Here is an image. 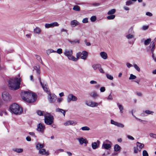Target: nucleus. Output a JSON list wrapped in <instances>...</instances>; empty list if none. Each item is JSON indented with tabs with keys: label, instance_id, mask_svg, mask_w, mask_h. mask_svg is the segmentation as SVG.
<instances>
[{
	"label": "nucleus",
	"instance_id": "1",
	"mask_svg": "<svg viewBox=\"0 0 156 156\" xmlns=\"http://www.w3.org/2000/svg\"><path fill=\"white\" fill-rule=\"evenodd\" d=\"M8 86L9 89L12 90L18 89L20 87V80L18 78H15L8 80Z\"/></svg>",
	"mask_w": 156,
	"mask_h": 156
},
{
	"label": "nucleus",
	"instance_id": "2",
	"mask_svg": "<svg viewBox=\"0 0 156 156\" xmlns=\"http://www.w3.org/2000/svg\"><path fill=\"white\" fill-rule=\"evenodd\" d=\"M24 96H22L23 101L29 103L34 102L37 99V95L35 93L29 91L24 92Z\"/></svg>",
	"mask_w": 156,
	"mask_h": 156
},
{
	"label": "nucleus",
	"instance_id": "3",
	"mask_svg": "<svg viewBox=\"0 0 156 156\" xmlns=\"http://www.w3.org/2000/svg\"><path fill=\"white\" fill-rule=\"evenodd\" d=\"M9 109L12 113L15 114H20L23 111L22 108L16 104L12 105L10 107Z\"/></svg>",
	"mask_w": 156,
	"mask_h": 156
},
{
	"label": "nucleus",
	"instance_id": "4",
	"mask_svg": "<svg viewBox=\"0 0 156 156\" xmlns=\"http://www.w3.org/2000/svg\"><path fill=\"white\" fill-rule=\"evenodd\" d=\"M73 51L71 49H66L64 52V55L67 56L68 58L74 61H77V59L73 55Z\"/></svg>",
	"mask_w": 156,
	"mask_h": 156
},
{
	"label": "nucleus",
	"instance_id": "5",
	"mask_svg": "<svg viewBox=\"0 0 156 156\" xmlns=\"http://www.w3.org/2000/svg\"><path fill=\"white\" fill-rule=\"evenodd\" d=\"M88 53L86 51H84L82 52H79L76 54L77 61L79 59L80 57L81 59L84 60H86L88 57Z\"/></svg>",
	"mask_w": 156,
	"mask_h": 156
},
{
	"label": "nucleus",
	"instance_id": "6",
	"mask_svg": "<svg viewBox=\"0 0 156 156\" xmlns=\"http://www.w3.org/2000/svg\"><path fill=\"white\" fill-rule=\"evenodd\" d=\"M44 122L47 125H50L53 122V116L49 115H44Z\"/></svg>",
	"mask_w": 156,
	"mask_h": 156
},
{
	"label": "nucleus",
	"instance_id": "7",
	"mask_svg": "<svg viewBox=\"0 0 156 156\" xmlns=\"http://www.w3.org/2000/svg\"><path fill=\"white\" fill-rule=\"evenodd\" d=\"M144 144L139 142H137L136 146L134 147V153L136 154L140 152L142 149L144 147Z\"/></svg>",
	"mask_w": 156,
	"mask_h": 156
},
{
	"label": "nucleus",
	"instance_id": "8",
	"mask_svg": "<svg viewBox=\"0 0 156 156\" xmlns=\"http://www.w3.org/2000/svg\"><path fill=\"white\" fill-rule=\"evenodd\" d=\"M101 101L99 103H98L97 102L90 101H87L85 102L86 105L91 107H97L99 105H101Z\"/></svg>",
	"mask_w": 156,
	"mask_h": 156
},
{
	"label": "nucleus",
	"instance_id": "9",
	"mask_svg": "<svg viewBox=\"0 0 156 156\" xmlns=\"http://www.w3.org/2000/svg\"><path fill=\"white\" fill-rule=\"evenodd\" d=\"M49 93L48 97L49 101L51 103H54L57 99V96L54 94Z\"/></svg>",
	"mask_w": 156,
	"mask_h": 156
},
{
	"label": "nucleus",
	"instance_id": "10",
	"mask_svg": "<svg viewBox=\"0 0 156 156\" xmlns=\"http://www.w3.org/2000/svg\"><path fill=\"white\" fill-rule=\"evenodd\" d=\"M78 98L76 96H74L72 94H69L67 97V101L68 103H69L71 101H76Z\"/></svg>",
	"mask_w": 156,
	"mask_h": 156
},
{
	"label": "nucleus",
	"instance_id": "11",
	"mask_svg": "<svg viewBox=\"0 0 156 156\" xmlns=\"http://www.w3.org/2000/svg\"><path fill=\"white\" fill-rule=\"evenodd\" d=\"M2 96L3 99L5 101L9 100L10 98L9 94L6 91L3 92L2 93Z\"/></svg>",
	"mask_w": 156,
	"mask_h": 156
},
{
	"label": "nucleus",
	"instance_id": "12",
	"mask_svg": "<svg viewBox=\"0 0 156 156\" xmlns=\"http://www.w3.org/2000/svg\"><path fill=\"white\" fill-rule=\"evenodd\" d=\"M155 41H152L150 44V48H151V52L152 54V57L153 58L154 61L156 62V57L154 56L153 54L154 51V49L155 44H154Z\"/></svg>",
	"mask_w": 156,
	"mask_h": 156
},
{
	"label": "nucleus",
	"instance_id": "13",
	"mask_svg": "<svg viewBox=\"0 0 156 156\" xmlns=\"http://www.w3.org/2000/svg\"><path fill=\"white\" fill-rule=\"evenodd\" d=\"M45 128V126L42 123H39L37 125V131L43 133Z\"/></svg>",
	"mask_w": 156,
	"mask_h": 156
},
{
	"label": "nucleus",
	"instance_id": "14",
	"mask_svg": "<svg viewBox=\"0 0 156 156\" xmlns=\"http://www.w3.org/2000/svg\"><path fill=\"white\" fill-rule=\"evenodd\" d=\"M77 124V122L74 120H68L64 123V125L65 126H69L72 125L74 126Z\"/></svg>",
	"mask_w": 156,
	"mask_h": 156
},
{
	"label": "nucleus",
	"instance_id": "15",
	"mask_svg": "<svg viewBox=\"0 0 156 156\" xmlns=\"http://www.w3.org/2000/svg\"><path fill=\"white\" fill-rule=\"evenodd\" d=\"M111 123L119 127L123 128L124 127V125L122 124L115 122L112 119L111 120Z\"/></svg>",
	"mask_w": 156,
	"mask_h": 156
},
{
	"label": "nucleus",
	"instance_id": "16",
	"mask_svg": "<svg viewBox=\"0 0 156 156\" xmlns=\"http://www.w3.org/2000/svg\"><path fill=\"white\" fill-rule=\"evenodd\" d=\"M39 81L40 82V83L41 85V86H42V88H43V90L44 91H45L46 92H47L48 94H49V93H50L49 91L48 90V86L45 84H44V83H43L41 80V78H39Z\"/></svg>",
	"mask_w": 156,
	"mask_h": 156
},
{
	"label": "nucleus",
	"instance_id": "17",
	"mask_svg": "<svg viewBox=\"0 0 156 156\" xmlns=\"http://www.w3.org/2000/svg\"><path fill=\"white\" fill-rule=\"evenodd\" d=\"M90 96L94 99H96L99 97V95L95 91H93L90 94Z\"/></svg>",
	"mask_w": 156,
	"mask_h": 156
},
{
	"label": "nucleus",
	"instance_id": "18",
	"mask_svg": "<svg viewBox=\"0 0 156 156\" xmlns=\"http://www.w3.org/2000/svg\"><path fill=\"white\" fill-rule=\"evenodd\" d=\"M80 24V23L76 20H73L70 22V25L72 27H74Z\"/></svg>",
	"mask_w": 156,
	"mask_h": 156
},
{
	"label": "nucleus",
	"instance_id": "19",
	"mask_svg": "<svg viewBox=\"0 0 156 156\" xmlns=\"http://www.w3.org/2000/svg\"><path fill=\"white\" fill-rule=\"evenodd\" d=\"M39 153L42 155H46V156L49 155V154L48 152H46L45 149H44L42 148L39 150Z\"/></svg>",
	"mask_w": 156,
	"mask_h": 156
},
{
	"label": "nucleus",
	"instance_id": "20",
	"mask_svg": "<svg viewBox=\"0 0 156 156\" xmlns=\"http://www.w3.org/2000/svg\"><path fill=\"white\" fill-rule=\"evenodd\" d=\"M111 147V145L110 144L105 143L104 142L103 143L102 148L106 150L110 149Z\"/></svg>",
	"mask_w": 156,
	"mask_h": 156
},
{
	"label": "nucleus",
	"instance_id": "21",
	"mask_svg": "<svg viewBox=\"0 0 156 156\" xmlns=\"http://www.w3.org/2000/svg\"><path fill=\"white\" fill-rule=\"evenodd\" d=\"M42 30L41 28L39 27H36L34 30V33L36 34H40L41 33Z\"/></svg>",
	"mask_w": 156,
	"mask_h": 156
},
{
	"label": "nucleus",
	"instance_id": "22",
	"mask_svg": "<svg viewBox=\"0 0 156 156\" xmlns=\"http://www.w3.org/2000/svg\"><path fill=\"white\" fill-rule=\"evenodd\" d=\"M90 83L91 84H95V85L94 86V87L96 89L99 88L100 86V85L98 84L97 82L95 80H91L90 82Z\"/></svg>",
	"mask_w": 156,
	"mask_h": 156
},
{
	"label": "nucleus",
	"instance_id": "23",
	"mask_svg": "<svg viewBox=\"0 0 156 156\" xmlns=\"http://www.w3.org/2000/svg\"><path fill=\"white\" fill-rule=\"evenodd\" d=\"M36 145L37 149L38 150L43 148L44 147V144H41L39 142L36 143Z\"/></svg>",
	"mask_w": 156,
	"mask_h": 156
},
{
	"label": "nucleus",
	"instance_id": "24",
	"mask_svg": "<svg viewBox=\"0 0 156 156\" xmlns=\"http://www.w3.org/2000/svg\"><path fill=\"white\" fill-rule=\"evenodd\" d=\"M77 140L79 141L80 144L81 145H82L83 144H86L87 143V140L84 139L83 137L78 138Z\"/></svg>",
	"mask_w": 156,
	"mask_h": 156
},
{
	"label": "nucleus",
	"instance_id": "25",
	"mask_svg": "<svg viewBox=\"0 0 156 156\" xmlns=\"http://www.w3.org/2000/svg\"><path fill=\"white\" fill-rule=\"evenodd\" d=\"M100 55L101 57L104 59H106L108 58V55L106 52L102 51L100 53Z\"/></svg>",
	"mask_w": 156,
	"mask_h": 156
},
{
	"label": "nucleus",
	"instance_id": "26",
	"mask_svg": "<svg viewBox=\"0 0 156 156\" xmlns=\"http://www.w3.org/2000/svg\"><path fill=\"white\" fill-rule=\"evenodd\" d=\"M117 105L119 109L120 113L121 114L123 113L124 110L123 106L122 105L119 104V103H117Z\"/></svg>",
	"mask_w": 156,
	"mask_h": 156
},
{
	"label": "nucleus",
	"instance_id": "27",
	"mask_svg": "<svg viewBox=\"0 0 156 156\" xmlns=\"http://www.w3.org/2000/svg\"><path fill=\"white\" fill-rule=\"evenodd\" d=\"M121 147L117 144H116L114 145V151L115 152L119 151L121 150Z\"/></svg>",
	"mask_w": 156,
	"mask_h": 156
},
{
	"label": "nucleus",
	"instance_id": "28",
	"mask_svg": "<svg viewBox=\"0 0 156 156\" xmlns=\"http://www.w3.org/2000/svg\"><path fill=\"white\" fill-rule=\"evenodd\" d=\"M12 150L16 153H20L23 151V150L21 148H15L12 149Z\"/></svg>",
	"mask_w": 156,
	"mask_h": 156
},
{
	"label": "nucleus",
	"instance_id": "29",
	"mask_svg": "<svg viewBox=\"0 0 156 156\" xmlns=\"http://www.w3.org/2000/svg\"><path fill=\"white\" fill-rule=\"evenodd\" d=\"M101 66V65L100 64H95L93 65L92 67L94 70H96L97 69H98L99 67H100Z\"/></svg>",
	"mask_w": 156,
	"mask_h": 156
},
{
	"label": "nucleus",
	"instance_id": "30",
	"mask_svg": "<svg viewBox=\"0 0 156 156\" xmlns=\"http://www.w3.org/2000/svg\"><path fill=\"white\" fill-rule=\"evenodd\" d=\"M115 9H113L109 11L107 13V14L108 15H113V14L115 13Z\"/></svg>",
	"mask_w": 156,
	"mask_h": 156
},
{
	"label": "nucleus",
	"instance_id": "31",
	"mask_svg": "<svg viewBox=\"0 0 156 156\" xmlns=\"http://www.w3.org/2000/svg\"><path fill=\"white\" fill-rule=\"evenodd\" d=\"M56 111L57 112H59L62 113L63 115L65 116L66 112L64 110L61 108H58L56 109Z\"/></svg>",
	"mask_w": 156,
	"mask_h": 156
},
{
	"label": "nucleus",
	"instance_id": "32",
	"mask_svg": "<svg viewBox=\"0 0 156 156\" xmlns=\"http://www.w3.org/2000/svg\"><path fill=\"white\" fill-rule=\"evenodd\" d=\"M126 38L128 39H130L133 38L134 36L133 34H129L126 36Z\"/></svg>",
	"mask_w": 156,
	"mask_h": 156
},
{
	"label": "nucleus",
	"instance_id": "33",
	"mask_svg": "<svg viewBox=\"0 0 156 156\" xmlns=\"http://www.w3.org/2000/svg\"><path fill=\"white\" fill-rule=\"evenodd\" d=\"M68 41L70 42L71 44H76V43H79L80 41L78 39H76L73 41H71L70 40H69Z\"/></svg>",
	"mask_w": 156,
	"mask_h": 156
},
{
	"label": "nucleus",
	"instance_id": "34",
	"mask_svg": "<svg viewBox=\"0 0 156 156\" xmlns=\"http://www.w3.org/2000/svg\"><path fill=\"white\" fill-rule=\"evenodd\" d=\"M91 146L92 148L94 149H95L98 147L97 143L95 142L92 143Z\"/></svg>",
	"mask_w": 156,
	"mask_h": 156
},
{
	"label": "nucleus",
	"instance_id": "35",
	"mask_svg": "<svg viewBox=\"0 0 156 156\" xmlns=\"http://www.w3.org/2000/svg\"><path fill=\"white\" fill-rule=\"evenodd\" d=\"M73 9L76 11H80V8L79 6L76 5L73 7Z\"/></svg>",
	"mask_w": 156,
	"mask_h": 156
},
{
	"label": "nucleus",
	"instance_id": "36",
	"mask_svg": "<svg viewBox=\"0 0 156 156\" xmlns=\"http://www.w3.org/2000/svg\"><path fill=\"white\" fill-rule=\"evenodd\" d=\"M55 51L52 49H48L46 51L47 54L49 55L50 53L53 52H54Z\"/></svg>",
	"mask_w": 156,
	"mask_h": 156
},
{
	"label": "nucleus",
	"instance_id": "37",
	"mask_svg": "<svg viewBox=\"0 0 156 156\" xmlns=\"http://www.w3.org/2000/svg\"><path fill=\"white\" fill-rule=\"evenodd\" d=\"M115 17V15H109L107 17V19L108 20L114 19Z\"/></svg>",
	"mask_w": 156,
	"mask_h": 156
},
{
	"label": "nucleus",
	"instance_id": "38",
	"mask_svg": "<svg viewBox=\"0 0 156 156\" xmlns=\"http://www.w3.org/2000/svg\"><path fill=\"white\" fill-rule=\"evenodd\" d=\"M37 114L40 116L44 115V112L41 110H38L37 112Z\"/></svg>",
	"mask_w": 156,
	"mask_h": 156
},
{
	"label": "nucleus",
	"instance_id": "39",
	"mask_svg": "<svg viewBox=\"0 0 156 156\" xmlns=\"http://www.w3.org/2000/svg\"><path fill=\"white\" fill-rule=\"evenodd\" d=\"M80 129L83 131H88L90 130V128L88 126H85L81 127Z\"/></svg>",
	"mask_w": 156,
	"mask_h": 156
},
{
	"label": "nucleus",
	"instance_id": "40",
	"mask_svg": "<svg viewBox=\"0 0 156 156\" xmlns=\"http://www.w3.org/2000/svg\"><path fill=\"white\" fill-rule=\"evenodd\" d=\"M52 27H58L59 24L57 22H54L51 23Z\"/></svg>",
	"mask_w": 156,
	"mask_h": 156
},
{
	"label": "nucleus",
	"instance_id": "41",
	"mask_svg": "<svg viewBox=\"0 0 156 156\" xmlns=\"http://www.w3.org/2000/svg\"><path fill=\"white\" fill-rule=\"evenodd\" d=\"M134 68L138 72H140V71L139 67L136 64H134L133 65Z\"/></svg>",
	"mask_w": 156,
	"mask_h": 156
},
{
	"label": "nucleus",
	"instance_id": "42",
	"mask_svg": "<svg viewBox=\"0 0 156 156\" xmlns=\"http://www.w3.org/2000/svg\"><path fill=\"white\" fill-rule=\"evenodd\" d=\"M136 77L135 75H133V74H131L130 75V77L129 78V79L130 80H134L136 78Z\"/></svg>",
	"mask_w": 156,
	"mask_h": 156
},
{
	"label": "nucleus",
	"instance_id": "43",
	"mask_svg": "<svg viewBox=\"0 0 156 156\" xmlns=\"http://www.w3.org/2000/svg\"><path fill=\"white\" fill-rule=\"evenodd\" d=\"M106 76L107 78L110 80H112L113 79V77L108 74H106Z\"/></svg>",
	"mask_w": 156,
	"mask_h": 156
},
{
	"label": "nucleus",
	"instance_id": "44",
	"mask_svg": "<svg viewBox=\"0 0 156 156\" xmlns=\"http://www.w3.org/2000/svg\"><path fill=\"white\" fill-rule=\"evenodd\" d=\"M45 27L46 28H49L52 27L51 23L50 24L46 23L45 25Z\"/></svg>",
	"mask_w": 156,
	"mask_h": 156
},
{
	"label": "nucleus",
	"instance_id": "45",
	"mask_svg": "<svg viewBox=\"0 0 156 156\" xmlns=\"http://www.w3.org/2000/svg\"><path fill=\"white\" fill-rule=\"evenodd\" d=\"M55 51L54 52H57L59 54H62V49L61 48H58L57 51Z\"/></svg>",
	"mask_w": 156,
	"mask_h": 156
},
{
	"label": "nucleus",
	"instance_id": "46",
	"mask_svg": "<svg viewBox=\"0 0 156 156\" xmlns=\"http://www.w3.org/2000/svg\"><path fill=\"white\" fill-rule=\"evenodd\" d=\"M133 4L132 2L130 0H128L126 2V5H129Z\"/></svg>",
	"mask_w": 156,
	"mask_h": 156
},
{
	"label": "nucleus",
	"instance_id": "47",
	"mask_svg": "<svg viewBox=\"0 0 156 156\" xmlns=\"http://www.w3.org/2000/svg\"><path fill=\"white\" fill-rule=\"evenodd\" d=\"M154 113V112L153 111L147 110V114H150L152 115H153Z\"/></svg>",
	"mask_w": 156,
	"mask_h": 156
},
{
	"label": "nucleus",
	"instance_id": "48",
	"mask_svg": "<svg viewBox=\"0 0 156 156\" xmlns=\"http://www.w3.org/2000/svg\"><path fill=\"white\" fill-rule=\"evenodd\" d=\"M88 19L87 18L83 19L82 21V23H88Z\"/></svg>",
	"mask_w": 156,
	"mask_h": 156
},
{
	"label": "nucleus",
	"instance_id": "49",
	"mask_svg": "<svg viewBox=\"0 0 156 156\" xmlns=\"http://www.w3.org/2000/svg\"><path fill=\"white\" fill-rule=\"evenodd\" d=\"M96 20V17L95 16H93L90 18V20L92 22L95 21Z\"/></svg>",
	"mask_w": 156,
	"mask_h": 156
},
{
	"label": "nucleus",
	"instance_id": "50",
	"mask_svg": "<svg viewBox=\"0 0 156 156\" xmlns=\"http://www.w3.org/2000/svg\"><path fill=\"white\" fill-rule=\"evenodd\" d=\"M149 136L151 137L156 139V134L152 133H151L149 134Z\"/></svg>",
	"mask_w": 156,
	"mask_h": 156
},
{
	"label": "nucleus",
	"instance_id": "51",
	"mask_svg": "<svg viewBox=\"0 0 156 156\" xmlns=\"http://www.w3.org/2000/svg\"><path fill=\"white\" fill-rule=\"evenodd\" d=\"M128 33L129 34H133L134 31L133 28L131 27L130 28V29L129 30Z\"/></svg>",
	"mask_w": 156,
	"mask_h": 156
},
{
	"label": "nucleus",
	"instance_id": "52",
	"mask_svg": "<svg viewBox=\"0 0 156 156\" xmlns=\"http://www.w3.org/2000/svg\"><path fill=\"white\" fill-rule=\"evenodd\" d=\"M100 91L101 92H103L105 90V87H101L100 88Z\"/></svg>",
	"mask_w": 156,
	"mask_h": 156
},
{
	"label": "nucleus",
	"instance_id": "53",
	"mask_svg": "<svg viewBox=\"0 0 156 156\" xmlns=\"http://www.w3.org/2000/svg\"><path fill=\"white\" fill-rule=\"evenodd\" d=\"M35 57L37 60L39 61L40 62L41 61L42 62L41 57L40 56H39L37 55H36Z\"/></svg>",
	"mask_w": 156,
	"mask_h": 156
},
{
	"label": "nucleus",
	"instance_id": "54",
	"mask_svg": "<svg viewBox=\"0 0 156 156\" xmlns=\"http://www.w3.org/2000/svg\"><path fill=\"white\" fill-rule=\"evenodd\" d=\"M127 137L128 139L130 140H133L134 139V137H133L132 136L130 135H127Z\"/></svg>",
	"mask_w": 156,
	"mask_h": 156
},
{
	"label": "nucleus",
	"instance_id": "55",
	"mask_svg": "<svg viewBox=\"0 0 156 156\" xmlns=\"http://www.w3.org/2000/svg\"><path fill=\"white\" fill-rule=\"evenodd\" d=\"M98 70H99V71L100 73H105L104 71L101 68V66L100 67H99V68L98 69Z\"/></svg>",
	"mask_w": 156,
	"mask_h": 156
},
{
	"label": "nucleus",
	"instance_id": "56",
	"mask_svg": "<svg viewBox=\"0 0 156 156\" xmlns=\"http://www.w3.org/2000/svg\"><path fill=\"white\" fill-rule=\"evenodd\" d=\"M113 99L112 96L111 95V93L110 94V95L108 96L107 99L108 100H112Z\"/></svg>",
	"mask_w": 156,
	"mask_h": 156
},
{
	"label": "nucleus",
	"instance_id": "57",
	"mask_svg": "<svg viewBox=\"0 0 156 156\" xmlns=\"http://www.w3.org/2000/svg\"><path fill=\"white\" fill-rule=\"evenodd\" d=\"M126 66H127V67L129 68L131 67H132L133 66V65H132V64H130V63H127L126 64Z\"/></svg>",
	"mask_w": 156,
	"mask_h": 156
},
{
	"label": "nucleus",
	"instance_id": "58",
	"mask_svg": "<svg viewBox=\"0 0 156 156\" xmlns=\"http://www.w3.org/2000/svg\"><path fill=\"white\" fill-rule=\"evenodd\" d=\"M29 134L31 136H33L34 137H36V136L35 135V133L34 132H29Z\"/></svg>",
	"mask_w": 156,
	"mask_h": 156
},
{
	"label": "nucleus",
	"instance_id": "59",
	"mask_svg": "<svg viewBox=\"0 0 156 156\" xmlns=\"http://www.w3.org/2000/svg\"><path fill=\"white\" fill-rule=\"evenodd\" d=\"M68 30L66 29H65L64 28H62L61 30V32H65L66 33H67Z\"/></svg>",
	"mask_w": 156,
	"mask_h": 156
},
{
	"label": "nucleus",
	"instance_id": "60",
	"mask_svg": "<svg viewBox=\"0 0 156 156\" xmlns=\"http://www.w3.org/2000/svg\"><path fill=\"white\" fill-rule=\"evenodd\" d=\"M62 100H63V99L62 98H58L57 99V101L59 103H60L62 101Z\"/></svg>",
	"mask_w": 156,
	"mask_h": 156
},
{
	"label": "nucleus",
	"instance_id": "61",
	"mask_svg": "<svg viewBox=\"0 0 156 156\" xmlns=\"http://www.w3.org/2000/svg\"><path fill=\"white\" fill-rule=\"evenodd\" d=\"M136 94L137 96H142V94L141 93H140V92H137L136 93Z\"/></svg>",
	"mask_w": 156,
	"mask_h": 156
},
{
	"label": "nucleus",
	"instance_id": "62",
	"mask_svg": "<svg viewBox=\"0 0 156 156\" xmlns=\"http://www.w3.org/2000/svg\"><path fill=\"white\" fill-rule=\"evenodd\" d=\"M152 14L151 13L149 12H147V16H152Z\"/></svg>",
	"mask_w": 156,
	"mask_h": 156
},
{
	"label": "nucleus",
	"instance_id": "63",
	"mask_svg": "<svg viewBox=\"0 0 156 156\" xmlns=\"http://www.w3.org/2000/svg\"><path fill=\"white\" fill-rule=\"evenodd\" d=\"M26 139L27 141H30L31 140V139L30 137L29 136H27L26 138Z\"/></svg>",
	"mask_w": 156,
	"mask_h": 156
},
{
	"label": "nucleus",
	"instance_id": "64",
	"mask_svg": "<svg viewBox=\"0 0 156 156\" xmlns=\"http://www.w3.org/2000/svg\"><path fill=\"white\" fill-rule=\"evenodd\" d=\"M143 156H146V151L144 150L143 153Z\"/></svg>",
	"mask_w": 156,
	"mask_h": 156
}]
</instances>
